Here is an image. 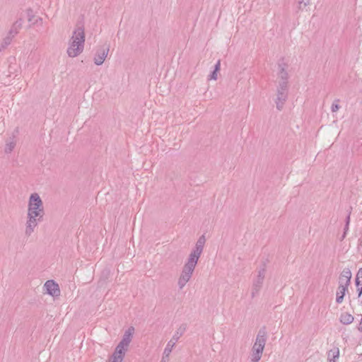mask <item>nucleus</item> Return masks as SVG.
I'll return each mask as SVG.
<instances>
[{
  "label": "nucleus",
  "mask_w": 362,
  "mask_h": 362,
  "mask_svg": "<svg viewBox=\"0 0 362 362\" xmlns=\"http://www.w3.org/2000/svg\"><path fill=\"white\" fill-rule=\"evenodd\" d=\"M85 45V29L78 25L74 28L68 43L66 53L69 57L74 58L80 55Z\"/></svg>",
  "instance_id": "obj_2"
},
{
  "label": "nucleus",
  "mask_w": 362,
  "mask_h": 362,
  "mask_svg": "<svg viewBox=\"0 0 362 362\" xmlns=\"http://www.w3.org/2000/svg\"><path fill=\"white\" fill-rule=\"evenodd\" d=\"M348 286L339 284L338 290L337 291L336 302L337 303H341L345 295V292L347 290Z\"/></svg>",
  "instance_id": "obj_15"
},
{
  "label": "nucleus",
  "mask_w": 362,
  "mask_h": 362,
  "mask_svg": "<svg viewBox=\"0 0 362 362\" xmlns=\"http://www.w3.org/2000/svg\"><path fill=\"white\" fill-rule=\"evenodd\" d=\"M15 146H16V141H14V139H12L11 140L8 141L5 146V149H4L5 153H10L13 150Z\"/></svg>",
  "instance_id": "obj_20"
},
{
  "label": "nucleus",
  "mask_w": 362,
  "mask_h": 362,
  "mask_svg": "<svg viewBox=\"0 0 362 362\" xmlns=\"http://www.w3.org/2000/svg\"><path fill=\"white\" fill-rule=\"evenodd\" d=\"M187 329V325L183 324L181 325L177 329L174 333L173 337L171 338L170 341H174L175 344L177 342V341L180 339V338L183 335V334L185 332Z\"/></svg>",
  "instance_id": "obj_14"
},
{
  "label": "nucleus",
  "mask_w": 362,
  "mask_h": 362,
  "mask_svg": "<svg viewBox=\"0 0 362 362\" xmlns=\"http://www.w3.org/2000/svg\"><path fill=\"white\" fill-rule=\"evenodd\" d=\"M280 71L279 72V81L278 83H286V85H288V74L284 67L279 66Z\"/></svg>",
  "instance_id": "obj_16"
},
{
  "label": "nucleus",
  "mask_w": 362,
  "mask_h": 362,
  "mask_svg": "<svg viewBox=\"0 0 362 362\" xmlns=\"http://www.w3.org/2000/svg\"><path fill=\"white\" fill-rule=\"evenodd\" d=\"M218 73V71L214 70L213 72L209 76L208 79L209 80H214V81L217 80Z\"/></svg>",
  "instance_id": "obj_24"
},
{
  "label": "nucleus",
  "mask_w": 362,
  "mask_h": 362,
  "mask_svg": "<svg viewBox=\"0 0 362 362\" xmlns=\"http://www.w3.org/2000/svg\"><path fill=\"white\" fill-rule=\"evenodd\" d=\"M257 272V274L253 281L251 290V296L252 298H255L256 296L259 294V292L262 287L266 274L265 266H263L262 267L259 268Z\"/></svg>",
  "instance_id": "obj_6"
},
{
  "label": "nucleus",
  "mask_w": 362,
  "mask_h": 362,
  "mask_svg": "<svg viewBox=\"0 0 362 362\" xmlns=\"http://www.w3.org/2000/svg\"><path fill=\"white\" fill-rule=\"evenodd\" d=\"M197 264V262L187 259L177 279L179 289H183L186 284L190 281Z\"/></svg>",
  "instance_id": "obj_4"
},
{
  "label": "nucleus",
  "mask_w": 362,
  "mask_h": 362,
  "mask_svg": "<svg viewBox=\"0 0 362 362\" xmlns=\"http://www.w3.org/2000/svg\"><path fill=\"white\" fill-rule=\"evenodd\" d=\"M206 243V238L204 235H202L197 240L194 248L192 250L187 259L198 262L201 255L203 252L204 247Z\"/></svg>",
  "instance_id": "obj_7"
},
{
  "label": "nucleus",
  "mask_w": 362,
  "mask_h": 362,
  "mask_svg": "<svg viewBox=\"0 0 362 362\" xmlns=\"http://www.w3.org/2000/svg\"><path fill=\"white\" fill-rule=\"evenodd\" d=\"M126 353L115 348L112 354L110 356L108 362H122Z\"/></svg>",
  "instance_id": "obj_12"
},
{
  "label": "nucleus",
  "mask_w": 362,
  "mask_h": 362,
  "mask_svg": "<svg viewBox=\"0 0 362 362\" xmlns=\"http://www.w3.org/2000/svg\"><path fill=\"white\" fill-rule=\"evenodd\" d=\"M109 50L108 45H104L98 48L94 55V63L98 66L102 65L107 57Z\"/></svg>",
  "instance_id": "obj_9"
},
{
  "label": "nucleus",
  "mask_w": 362,
  "mask_h": 362,
  "mask_svg": "<svg viewBox=\"0 0 362 362\" xmlns=\"http://www.w3.org/2000/svg\"><path fill=\"white\" fill-rule=\"evenodd\" d=\"M45 216L43 202L37 192L32 193L28 201L26 221L25 224V235L30 236L42 221Z\"/></svg>",
  "instance_id": "obj_1"
},
{
  "label": "nucleus",
  "mask_w": 362,
  "mask_h": 362,
  "mask_svg": "<svg viewBox=\"0 0 362 362\" xmlns=\"http://www.w3.org/2000/svg\"><path fill=\"white\" fill-rule=\"evenodd\" d=\"M28 21H30L32 20V18L33 17V11L31 9H28L26 11Z\"/></svg>",
  "instance_id": "obj_25"
},
{
  "label": "nucleus",
  "mask_w": 362,
  "mask_h": 362,
  "mask_svg": "<svg viewBox=\"0 0 362 362\" xmlns=\"http://www.w3.org/2000/svg\"><path fill=\"white\" fill-rule=\"evenodd\" d=\"M339 356V349L337 347L332 349L328 352V361L329 362H336Z\"/></svg>",
  "instance_id": "obj_18"
},
{
  "label": "nucleus",
  "mask_w": 362,
  "mask_h": 362,
  "mask_svg": "<svg viewBox=\"0 0 362 362\" xmlns=\"http://www.w3.org/2000/svg\"><path fill=\"white\" fill-rule=\"evenodd\" d=\"M267 341V334L264 329H260L255 338L250 354V362H259Z\"/></svg>",
  "instance_id": "obj_3"
},
{
  "label": "nucleus",
  "mask_w": 362,
  "mask_h": 362,
  "mask_svg": "<svg viewBox=\"0 0 362 362\" xmlns=\"http://www.w3.org/2000/svg\"><path fill=\"white\" fill-rule=\"evenodd\" d=\"M221 69V61L220 60H218V62H216V64H215V66H214V71H219Z\"/></svg>",
  "instance_id": "obj_26"
},
{
  "label": "nucleus",
  "mask_w": 362,
  "mask_h": 362,
  "mask_svg": "<svg viewBox=\"0 0 362 362\" xmlns=\"http://www.w3.org/2000/svg\"><path fill=\"white\" fill-rule=\"evenodd\" d=\"M310 0H299L298 1V8L300 10H303L307 6L310 4Z\"/></svg>",
  "instance_id": "obj_22"
},
{
  "label": "nucleus",
  "mask_w": 362,
  "mask_h": 362,
  "mask_svg": "<svg viewBox=\"0 0 362 362\" xmlns=\"http://www.w3.org/2000/svg\"><path fill=\"white\" fill-rule=\"evenodd\" d=\"M356 285V287L362 286V268H361L357 273Z\"/></svg>",
  "instance_id": "obj_21"
},
{
  "label": "nucleus",
  "mask_w": 362,
  "mask_h": 362,
  "mask_svg": "<svg viewBox=\"0 0 362 362\" xmlns=\"http://www.w3.org/2000/svg\"><path fill=\"white\" fill-rule=\"evenodd\" d=\"M351 278V272L349 269H344L339 276V284L349 286Z\"/></svg>",
  "instance_id": "obj_11"
},
{
  "label": "nucleus",
  "mask_w": 362,
  "mask_h": 362,
  "mask_svg": "<svg viewBox=\"0 0 362 362\" xmlns=\"http://www.w3.org/2000/svg\"><path fill=\"white\" fill-rule=\"evenodd\" d=\"M134 333V328L133 327H129L125 332L122 337V340L116 346V349L123 351L127 353L129 349V346L132 341L133 334Z\"/></svg>",
  "instance_id": "obj_8"
},
{
  "label": "nucleus",
  "mask_w": 362,
  "mask_h": 362,
  "mask_svg": "<svg viewBox=\"0 0 362 362\" xmlns=\"http://www.w3.org/2000/svg\"><path fill=\"white\" fill-rule=\"evenodd\" d=\"M338 103H339V100H337L332 103V107H331V110L332 112H336L339 110L340 106L338 104Z\"/></svg>",
  "instance_id": "obj_23"
},
{
  "label": "nucleus",
  "mask_w": 362,
  "mask_h": 362,
  "mask_svg": "<svg viewBox=\"0 0 362 362\" xmlns=\"http://www.w3.org/2000/svg\"><path fill=\"white\" fill-rule=\"evenodd\" d=\"M352 315L348 313H343L340 315L339 320L343 325H350L354 321Z\"/></svg>",
  "instance_id": "obj_17"
},
{
  "label": "nucleus",
  "mask_w": 362,
  "mask_h": 362,
  "mask_svg": "<svg viewBox=\"0 0 362 362\" xmlns=\"http://www.w3.org/2000/svg\"><path fill=\"white\" fill-rule=\"evenodd\" d=\"M358 329L360 331H362V317H361V322H360V324H359Z\"/></svg>",
  "instance_id": "obj_29"
},
{
  "label": "nucleus",
  "mask_w": 362,
  "mask_h": 362,
  "mask_svg": "<svg viewBox=\"0 0 362 362\" xmlns=\"http://www.w3.org/2000/svg\"><path fill=\"white\" fill-rule=\"evenodd\" d=\"M175 343L174 341H169L163 351V355H165V356H169L170 353L172 352V350L174 348V346H175Z\"/></svg>",
  "instance_id": "obj_19"
},
{
  "label": "nucleus",
  "mask_w": 362,
  "mask_h": 362,
  "mask_svg": "<svg viewBox=\"0 0 362 362\" xmlns=\"http://www.w3.org/2000/svg\"><path fill=\"white\" fill-rule=\"evenodd\" d=\"M23 18L20 17L18 20H16L12 25L10 30H9V35L11 37H14L16 35H17L19 32V30L21 29L23 25Z\"/></svg>",
  "instance_id": "obj_13"
},
{
  "label": "nucleus",
  "mask_w": 362,
  "mask_h": 362,
  "mask_svg": "<svg viewBox=\"0 0 362 362\" xmlns=\"http://www.w3.org/2000/svg\"><path fill=\"white\" fill-rule=\"evenodd\" d=\"M288 85L286 83H278L276 88V97L275 104L279 110H281L286 101L288 99Z\"/></svg>",
  "instance_id": "obj_5"
},
{
  "label": "nucleus",
  "mask_w": 362,
  "mask_h": 362,
  "mask_svg": "<svg viewBox=\"0 0 362 362\" xmlns=\"http://www.w3.org/2000/svg\"><path fill=\"white\" fill-rule=\"evenodd\" d=\"M168 358L169 356H165V355L163 354V357L160 362H168Z\"/></svg>",
  "instance_id": "obj_28"
},
{
  "label": "nucleus",
  "mask_w": 362,
  "mask_h": 362,
  "mask_svg": "<svg viewBox=\"0 0 362 362\" xmlns=\"http://www.w3.org/2000/svg\"><path fill=\"white\" fill-rule=\"evenodd\" d=\"M11 36L9 35V37H7L5 40H4V42L6 45H8L11 42Z\"/></svg>",
  "instance_id": "obj_27"
},
{
  "label": "nucleus",
  "mask_w": 362,
  "mask_h": 362,
  "mask_svg": "<svg viewBox=\"0 0 362 362\" xmlns=\"http://www.w3.org/2000/svg\"><path fill=\"white\" fill-rule=\"evenodd\" d=\"M46 293L51 296L56 298L60 296V289L59 285L53 280H48L43 286Z\"/></svg>",
  "instance_id": "obj_10"
}]
</instances>
